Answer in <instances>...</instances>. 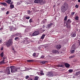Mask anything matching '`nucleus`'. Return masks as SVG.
I'll return each mask as SVG.
<instances>
[{
	"mask_svg": "<svg viewBox=\"0 0 80 80\" xmlns=\"http://www.w3.org/2000/svg\"><path fill=\"white\" fill-rule=\"evenodd\" d=\"M6 72H7L8 74H10V68H7L6 70Z\"/></svg>",
	"mask_w": 80,
	"mask_h": 80,
	"instance_id": "nucleus-11",
	"label": "nucleus"
},
{
	"mask_svg": "<svg viewBox=\"0 0 80 80\" xmlns=\"http://www.w3.org/2000/svg\"><path fill=\"white\" fill-rule=\"evenodd\" d=\"M9 13V11H7L6 12V15H8Z\"/></svg>",
	"mask_w": 80,
	"mask_h": 80,
	"instance_id": "nucleus-45",
	"label": "nucleus"
},
{
	"mask_svg": "<svg viewBox=\"0 0 80 80\" xmlns=\"http://www.w3.org/2000/svg\"><path fill=\"white\" fill-rule=\"evenodd\" d=\"M11 73H15L16 72H19L20 68H16L15 66H11L10 67Z\"/></svg>",
	"mask_w": 80,
	"mask_h": 80,
	"instance_id": "nucleus-2",
	"label": "nucleus"
},
{
	"mask_svg": "<svg viewBox=\"0 0 80 80\" xmlns=\"http://www.w3.org/2000/svg\"><path fill=\"white\" fill-rule=\"evenodd\" d=\"M10 8H14V5L11 4L10 5Z\"/></svg>",
	"mask_w": 80,
	"mask_h": 80,
	"instance_id": "nucleus-24",
	"label": "nucleus"
},
{
	"mask_svg": "<svg viewBox=\"0 0 80 80\" xmlns=\"http://www.w3.org/2000/svg\"><path fill=\"white\" fill-rule=\"evenodd\" d=\"M39 32H43L45 31V30H42V28L40 29L38 31Z\"/></svg>",
	"mask_w": 80,
	"mask_h": 80,
	"instance_id": "nucleus-18",
	"label": "nucleus"
},
{
	"mask_svg": "<svg viewBox=\"0 0 80 80\" xmlns=\"http://www.w3.org/2000/svg\"><path fill=\"white\" fill-rule=\"evenodd\" d=\"M12 40H13L12 39H10L6 42V45L7 47H10V46L12 45V44H13Z\"/></svg>",
	"mask_w": 80,
	"mask_h": 80,
	"instance_id": "nucleus-3",
	"label": "nucleus"
},
{
	"mask_svg": "<svg viewBox=\"0 0 80 80\" xmlns=\"http://www.w3.org/2000/svg\"><path fill=\"white\" fill-rule=\"evenodd\" d=\"M52 25H53V24L51 23L47 26L46 28H50L52 26Z\"/></svg>",
	"mask_w": 80,
	"mask_h": 80,
	"instance_id": "nucleus-13",
	"label": "nucleus"
},
{
	"mask_svg": "<svg viewBox=\"0 0 80 80\" xmlns=\"http://www.w3.org/2000/svg\"><path fill=\"white\" fill-rule=\"evenodd\" d=\"M75 48L72 47V50H71L70 52L72 54L73 53H74V52H75Z\"/></svg>",
	"mask_w": 80,
	"mask_h": 80,
	"instance_id": "nucleus-12",
	"label": "nucleus"
},
{
	"mask_svg": "<svg viewBox=\"0 0 80 80\" xmlns=\"http://www.w3.org/2000/svg\"><path fill=\"white\" fill-rule=\"evenodd\" d=\"M45 57V56L43 55H42L41 56V58H43Z\"/></svg>",
	"mask_w": 80,
	"mask_h": 80,
	"instance_id": "nucleus-38",
	"label": "nucleus"
},
{
	"mask_svg": "<svg viewBox=\"0 0 80 80\" xmlns=\"http://www.w3.org/2000/svg\"><path fill=\"white\" fill-rule=\"evenodd\" d=\"M32 56L34 57H38V56H37V55H36V53H33Z\"/></svg>",
	"mask_w": 80,
	"mask_h": 80,
	"instance_id": "nucleus-21",
	"label": "nucleus"
},
{
	"mask_svg": "<svg viewBox=\"0 0 80 80\" xmlns=\"http://www.w3.org/2000/svg\"><path fill=\"white\" fill-rule=\"evenodd\" d=\"M29 22L30 23H33V20H32V19H31L29 20Z\"/></svg>",
	"mask_w": 80,
	"mask_h": 80,
	"instance_id": "nucleus-36",
	"label": "nucleus"
},
{
	"mask_svg": "<svg viewBox=\"0 0 80 80\" xmlns=\"http://www.w3.org/2000/svg\"><path fill=\"white\" fill-rule=\"evenodd\" d=\"M78 2L79 3H80V0H78Z\"/></svg>",
	"mask_w": 80,
	"mask_h": 80,
	"instance_id": "nucleus-51",
	"label": "nucleus"
},
{
	"mask_svg": "<svg viewBox=\"0 0 80 80\" xmlns=\"http://www.w3.org/2000/svg\"><path fill=\"white\" fill-rule=\"evenodd\" d=\"M12 50H14V48H13L12 49Z\"/></svg>",
	"mask_w": 80,
	"mask_h": 80,
	"instance_id": "nucleus-53",
	"label": "nucleus"
},
{
	"mask_svg": "<svg viewBox=\"0 0 80 80\" xmlns=\"http://www.w3.org/2000/svg\"><path fill=\"white\" fill-rule=\"evenodd\" d=\"M68 72H70V73H72L73 72V70L72 69H69L68 70Z\"/></svg>",
	"mask_w": 80,
	"mask_h": 80,
	"instance_id": "nucleus-33",
	"label": "nucleus"
},
{
	"mask_svg": "<svg viewBox=\"0 0 80 80\" xmlns=\"http://www.w3.org/2000/svg\"><path fill=\"white\" fill-rule=\"evenodd\" d=\"M40 74L41 75H44V73H43V71H40Z\"/></svg>",
	"mask_w": 80,
	"mask_h": 80,
	"instance_id": "nucleus-25",
	"label": "nucleus"
},
{
	"mask_svg": "<svg viewBox=\"0 0 80 80\" xmlns=\"http://www.w3.org/2000/svg\"><path fill=\"white\" fill-rule=\"evenodd\" d=\"M56 48L58 49V50H59V49H60L61 48H62V45L60 44L56 45Z\"/></svg>",
	"mask_w": 80,
	"mask_h": 80,
	"instance_id": "nucleus-9",
	"label": "nucleus"
},
{
	"mask_svg": "<svg viewBox=\"0 0 80 80\" xmlns=\"http://www.w3.org/2000/svg\"><path fill=\"white\" fill-rule=\"evenodd\" d=\"M75 14V12H72L71 13V15L73 16Z\"/></svg>",
	"mask_w": 80,
	"mask_h": 80,
	"instance_id": "nucleus-41",
	"label": "nucleus"
},
{
	"mask_svg": "<svg viewBox=\"0 0 80 80\" xmlns=\"http://www.w3.org/2000/svg\"><path fill=\"white\" fill-rule=\"evenodd\" d=\"M23 42L24 44H28V43H30L29 41H28L26 39L24 40Z\"/></svg>",
	"mask_w": 80,
	"mask_h": 80,
	"instance_id": "nucleus-8",
	"label": "nucleus"
},
{
	"mask_svg": "<svg viewBox=\"0 0 80 80\" xmlns=\"http://www.w3.org/2000/svg\"><path fill=\"white\" fill-rule=\"evenodd\" d=\"M52 52L53 53H57V52H58V51L54 50H52Z\"/></svg>",
	"mask_w": 80,
	"mask_h": 80,
	"instance_id": "nucleus-19",
	"label": "nucleus"
},
{
	"mask_svg": "<svg viewBox=\"0 0 80 80\" xmlns=\"http://www.w3.org/2000/svg\"><path fill=\"white\" fill-rule=\"evenodd\" d=\"M28 80H33V79H32V78H30L29 79H28Z\"/></svg>",
	"mask_w": 80,
	"mask_h": 80,
	"instance_id": "nucleus-46",
	"label": "nucleus"
},
{
	"mask_svg": "<svg viewBox=\"0 0 80 80\" xmlns=\"http://www.w3.org/2000/svg\"><path fill=\"white\" fill-rule=\"evenodd\" d=\"M13 2L12 1V2H11V3H10V4H13Z\"/></svg>",
	"mask_w": 80,
	"mask_h": 80,
	"instance_id": "nucleus-49",
	"label": "nucleus"
},
{
	"mask_svg": "<svg viewBox=\"0 0 80 80\" xmlns=\"http://www.w3.org/2000/svg\"><path fill=\"white\" fill-rule=\"evenodd\" d=\"M40 32L38 31H36L32 34V36H36L39 35Z\"/></svg>",
	"mask_w": 80,
	"mask_h": 80,
	"instance_id": "nucleus-6",
	"label": "nucleus"
},
{
	"mask_svg": "<svg viewBox=\"0 0 80 80\" xmlns=\"http://www.w3.org/2000/svg\"><path fill=\"white\" fill-rule=\"evenodd\" d=\"M3 63H5V62H3V61H2L0 62V64H2Z\"/></svg>",
	"mask_w": 80,
	"mask_h": 80,
	"instance_id": "nucleus-31",
	"label": "nucleus"
},
{
	"mask_svg": "<svg viewBox=\"0 0 80 80\" xmlns=\"http://www.w3.org/2000/svg\"><path fill=\"white\" fill-rule=\"evenodd\" d=\"M34 2L35 3H39L43 2V0H35Z\"/></svg>",
	"mask_w": 80,
	"mask_h": 80,
	"instance_id": "nucleus-7",
	"label": "nucleus"
},
{
	"mask_svg": "<svg viewBox=\"0 0 80 80\" xmlns=\"http://www.w3.org/2000/svg\"><path fill=\"white\" fill-rule=\"evenodd\" d=\"M0 56L1 57H3V52H2L0 54Z\"/></svg>",
	"mask_w": 80,
	"mask_h": 80,
	"instance_id": "nucleus-30",
	"label": "nucleus"
},
{
	"mask_svg": "<svg viewBox=\"0 0 80 80\" xmlns=\"http://www.w3.org/2000/svg\"><path fill=\"white\" fill-rule=\"evenodd\" d=\"M38 78H39L38 76L35 77L34 79V80H38Z\"/></svg>",
	"mask_w": 80,
	"mask_h": 80,
	"instance_id": "nucleus-23",
	"label": "nucleus"
},
{
	"mask_svg": "<svg viewBox=\"0 0 80 80\" xmlns=\"http://www.w3.org/2000/svg\"><path fill=\"white\" fill-rule=\"evenodd\" d=\"M75 7L76 8H78V6L77 4H76Z\"/></svg>",
	"mask_w": 80,
	"mask_h": 80,
	"instance_id": "nucleus-42",
	"label": "nucleus"
},
{
	"mask_svg": "<svg viewBox=\"0 0 80 80\" xmlns=\"http://www.w3.org/2000/svg\"><path fill=\"white\" fill-rule=\"evenodd\" d=\"M3 26H2V27L0 29V31H2V30H3Z\"/></svg>",
	"mask_w": 80,
	"mask_h": 80,
	"instance_id": "nucleus-37",
	"label": "nucleus"
},
{
	"mask_svg": "<svg viewBox=\"0 0 80 80\" xmlns=\"http://www.w3.org/2000/svg\"><path fill=\"white\" fill-rule=\"evenodd\" d=\"M74 57H75V56L73 55L69 57V58H74Z\"/></svg>",
	"mask_w": 80,
	"mask_h": 80,
	"instance_id": "nucleus-32",
	"label": "nucleus"
},
{
	"mask_svg": "<svg viewBox=\"0 0 80 80\" xmlns=\"http://www.w3.org/2000/svg\"><path fill=\"white\" fill-rule=\"evenodd\" d=\"M78 16H76L75 18V20H78Z\"/></svg>",
	"mask_w": 80,
	"mask_h": 80,
	"instance_id": "nucleus-29",
	"label": "nucleus"
},
{
	"mask_svg": "<svg viewBox=\"0 0 80 80\" xmlns=\"http://www.w3.org/2000/svg\"><path fill=\"white\" fill-rule=\"evenodd\" d=\"M0 24H1V21H0Z\"/></svg>",
	"mask_w": 80,
	"mask_h": 80,
	"instance_id": "nucleus-54",
	"label": "nucleus"
},
{
	"mask_svg": "<svg viewBox=\"0 0 80 80\" xmlns=\"http://www.w3.org/2000/svg\"><path fill=\"white\" fill-rule=\"evenodd\" d=\"M26 19L28 20L29 19H30V17L28 16V17H26Z\"/></svg>",
	"mask_w": 80,
	"mask_h": 80,
	"instance_id": "nucleus-39",
	"label": "nucleus"
},
{
	"mask_svg": "<svg viewBox=\"0 0 80 80\" xmlns=\"http://www.w3.org/2000/svg\"><path fill=\"white\" fill-rule=\"evenodd\" d=\"M3 50V48L2 47L1 48V50Z\"/></svg>",
	"mask_w": 80,
	"mask_h": 80,
	"instance_id": "nucleus-47",
	"label": "nucleus"
},
{
	"mask_svg": "<svg viewBox=\"0 0 80 80\" xmlns=\"http://www.w3.org/2000/svg\"><path fill=\"white\" fill-rule=\"evenodd\" d=\"M47 62V61H42L40 63L41 64H45V63Z\"/></svg>",
	"mask_w": 80,
	"mask_h": 80,
	"instance_id": "nucleus-16",
	"label": "nucleus"
},
{
	"mask_svg": "<svg viewBox=\"0 0 80 80\" xmlns=\"http://www.w3.org/2000/svg\"><path fill=\"white\" fill-rule=\"evenodd\" d=\"M72 22V21L70 19H68L66 22V25H69L70 24V23Z\"/></svg>",
	"mask_w": 80,
	"mask_h": 80,
	"instance_id": "nucleus-10",
	"label": "nucleus"
},
{
	"mask_svg": "<svg viewBox=\"0 0 80 80\" xmlns=\"http://www.w3.org/2000/svg\"><path fill=\"white\" fill-rule=\"evenodd\" d=\"M45 35L43 34L41 38V39H43L45 38Z\"/></svg>",
	"mask_w": 80,
	"mask_h": 80,
	"instance_id": "nucleus-22",
	"label": "nucleus"
},
{
	"mask_svg": "<svg viewBox=\"0 0 80 80\" xmlns=\"http://www.w3.org/2000/svg\"><path fill=\"white\" fill-rule=\"evenodd\" d=\"M66 27L68 28H70V25H69L68 24H66Z\"/></svg>",
	"mask_w": 80,
	"mask_h": 80,
	"instance_id": "nucleus-26",
	"label": "nucleus"
},
{
	"mask_svg": "<svg viewBox=\"0 0 80 80\" xmlns=\"http://www.w3.org/2000/svg\"><path fill=\"white\" fill-rule=\"evenodd\" d=\"M12 27H9V30H12Z\"/></svg>",
	"mask_w": 80,
	"mask_h": 80,
	"instance_id": "nucleus-44",
	"label": "nucleus"
},
{
	"mask_svg": "<svg viewBox=\"0 0 80 80\" xmlns=\"http://www.w3.org/2000/svg\"><path fill=\"white\" fill-rule=\"evenodd\" d=\"M46 76L49 78H51V77H53L56 76V74H54L53 73L51 72H50L47 73L46 74Z\"/></svg>",
	"mask_w": 80,
	"mask_h": 80,
	"instance_id": "nucleus-4",
	"label": "nucleus"
},
{
	"mask_svg": "<svg viewBox=\"0 0 80 80\" xmlns=\"http://www.w3.org/2000/svg\"><path fill=\"white\" fill-rule=\"evenodd\" d=\"M2 61H3V62H5V59H3Z\"/></svg>",
	"mask_w": 80,
	"mask_h": 80,
	"instance_id": "nucleus-52",
	"label": "nucleus"
},
{
	"mask_svg": "<svg viewBox=\"0 0 80 80\" xmlns=\"http://www.w3.org/2000/svg\"><path fill=\"white\" fill-rule=\"evenodd\" d=\"M71 35L72 37H75L76 36V34L74 33H72Z\"/></svg>",
	"mask_w": 80,
	"mask_h": 80,
	"instance_id": "nucleus-20",
	"label": "nucleus"
},
{
	"mask_svg": "<svg viewBox=\"0 0 80 80\" xmlns=\"http://www.w3.org/2000/svg\"><path fill=\"white\" fill-rule=\"evenodd\" d=\"M63 65L62 64H59L57 65L58 67H63Z\"/></svg>",
	"mask_w": 80,
	"mask_h": 80,
	"instance_id": "nucleus-27",
	"label": "nucleus"
},
{
	"mask_svg": "<svg viewBox=\"0 0 80 80\" xmlns=\"http://www.w3.org/2000/svg\"><path fill=\"white\" fill-rule=\"evenodd\" d=\"M1 42H2V40L0 39V44L1 43Z\"/></svg>",
	"mask_w": 80,
	"mask_h": 80,
	"instance_id": "nucleus-50",
	"label": "nucleus"
},
{
	"mask_svg": "<svg viewBox=\"0 0 80 80\" xmlns=\"http://www.w3.org/2000/svg\"><path fill=\"white\" fill-rule=\"evenodd\" d=\"M64 65L66 68H69L70 65L68 63H65Z\"/></svg>",
	"mask_w": 80,
	"mask_h": 80,
	"instance_id": "nucleus-14",
	"label": "nucleus"
},
{
	"mask_svg": "<svg viewBox=\"0 0 80 80\" xmlns=\"http://www.w3.org/2000/svg\"><path fill=\"white\" fill-rule=\"evenodd\" d=\"M12 2V0H8L6 1V3H8L9 4H10V3Z\"/></svg>",
	"mask_w": 80,
	"mask_h": 80,
	"instance_id": "nucleus-17",
	"label": "nucleus"
},
{
	"mask_svg": "<svg viewBox=\"0 0 80 80\" xmlns=\"http://www.w3.org/2000/svg\"><path fill=\"white\" fill-rule=\"evenodd\" d=\"M0 4L1 5H3L4 6H5L6 7H7V4L5 2H0Z\"/></svg>",
	"mask_w": 80,
	"mask_h": 80,
	"instance_id": "nucleus-15",
	"label": "nucleus"
},
{
	"mask_svg": "<svg viewBox=\"0 0 80 80\" xmlns=\"http://www.w3.org/2000/svg\"><path fill=\"white\" fill-rule=\"evenodd\" d=\"M68 8V5L67 3L65 2L64 3L63 5H62L61 8L62 12L65 13Z\"/></svg>",
	"mask_w": 80,
	"mask_h": 80,
	"instance_id": "nucleus-1",
	"label": "nucleus"
},
{
	"mask_svg": "<svg viewBox=\"0 0 80 80\" xmlns=\"http://www.w3.org/2000/svg\"><path fill=\"white\" fill-rule=\"evenodd\" d=\"M29 78V76L27 75L25 77L26 79H28Z\"/></svg>",
	"mask_w": 80,
	"mask_h": 80,
	"instance_id": "nucleus-40",
	"label": "nucleus"
},
{
	"mask_svg": "<svg viewBox=\"0 0 80 80\" xmlns=\"http://www.w3.org/2000/svg\"><path fill=\"white\" fill-rule=\"evenodd\" d=\"M1 10L3 11V10H5V9L4 8H1Z\"/></svg>",
	"mask_w": 80,
	"mask_h": 80,
	"instance_id": "nucleus-43",
	"label": "nucleus"
},
{
	"mask_svg": "<svg viewBox=\"0 0 80 80\" xmlns=\"http://www.w3.org/2000/svg\"><path fill=\"white\" fill-rule=\"evenodd\" d=\"M64 21H67V16H66L64 19Z\"/></svg>",
	"mask_w": 80,
	"mask_h": 80,
	"instance_id": "nucleus-35",
	"label": "nucleus"
},
{
	"mask_svg": "<svg viewBox=\"0 0 80 80\" xmlns=\"http://www.w3.org/2000/svg\"><path fill=\"white\" fill-rule=\"evenodd\" d=\"M27 62H33V60L31 59H29V60H27Z\"/></svg>",
	"mask_w": 80,
	"mask_h": 80,
	"instance_id": "nucleus-34",
	"label": "nucleus"
},
{
	"mask_svg": "<svg viewBox=\"0 0 80 80\" xmlns=\"http://www.w3.org/2000/svg\"><path fill=\"white\" fill-rule=\"evenodd\" d=\"M3 60H5L6 59V57H4L3 58Z\"/></svg>",
	"mask_w": 80,
	"mask_h": 80,
	"instance_id": "nucleus-48",
	"label": "nucleus"
},
{
	"mask_svg": "<svg viewBox=\"0 0 80 80\" xmlns=\"http://www.w3.org/2000/svg\"><path fill=\"white\" fill-rule=\"evenodd\" d=\"M80 72L79 71L78 72H77L76 74V75L77 76H78V75H80Z\"/></svg>",
	"mask_w": 80,
	"mask_h": 80,
	"instance_id": "nucleus-28",
	"label": "nucleus"
},
{
	"mask_svg": "<svg viewBox=\"0 0 80 80\" xmlns=\"http://www.w3.org/2000/svg\"><path fill=\"white\" fill-rule=\"evenodd\" d=\"M16 36H18V37H16L14 39V40L16 41H18L20 40V38H19V37H20V38H21V37H22V36H21V35H20L19 34H16Z\"/></svg>",
	"mask_w": 80,
	"mask_h": 80,
	"instance_id": "nucleus-5",
	"label": "nucleus"
}]
</instances>
